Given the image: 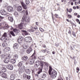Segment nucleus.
Returning a JSON list of instances; mask_svg holds the SVG:
<instances>
[{
	"label": "nucleus",
	"mask_w": 80,
	"mask_h": 80,
	"mask_svg": "<svg viewBox=\"0 0 80 80\" xmlns=\"http://www.w3.org/2000/svg\"><path fill=\"white\" fill-rule=\"evenodd\" d=\"M76 8L77 9H78V8H79V7L78 6H77Z\"/></svg>",
	"instance_id": "obj_59"
},
{
	"label": "nucleus",
	"mask_w": 80,
	"mask_h": 80,
	"mask_svg": "<svg viewBox=\"0 0 80 80\" xmlns=\"http://www.w3.org/2000/svg\"><path fill=\"white\" fill-rule=\"evenodd\" d=\"M13 47H15L16 48H18V47H19V44L18 43H15L14 44Z\"/></svg>",
	"instance_id": "obj_18"
},
{
	"label": "nucleus",
	"mask_w": 80,
	"mask_h": 80,
	"mask_svg": "<svg viewBox=\"0 0 80 80\" xmlns=\"http://www.w3.org/2000/svg\"><path fill=\"white\" fill-rule=\"evenodd\" d=\"M6 67L9 70H13V66L10 64H9L8 65H6Z\"/></svg>",
	"instance_id": "obj_8"
},
{
	"label": "nucleus",
	"mask_w": 80,
	"mask_h": 80,
	"mask_svg": "<svg viewBox=\"0 0 80 80\" xmlns=\"http://www.w3.org/2000/svg\"><path fill=\"white\" fill-rule=\"evenodd\" d=\"M77 15V14L76 13H74V15Z\"/></svg>",
	"instance_id": "obj_64"
},
{
	"label": "nucleus",
	"mask_w": 80,
	"mask_h": 80,
	"mask_svg": "<svg viewBox=\"0 0 80 80\" xmlns=\"http://www.w3.org/2000/svg\"><path fill=\"white\" fill-rule=\"evenodd\" d=\"M32 51V49L31 48H29L27 51L26 52L27 53H30Z\"/></svg>",
	"instance_id": "obj_19"
},
{
	"label": "nucleus",
	"mask_w": 80,
	"mask_h": 80,
	"mask_svg": "<svg viewBox=\"0 0 80 80\" xmlns=\"http://www.w3.org/2000/svg\"><path fill=\"white\" fill-rule=\"evenodd\" d=\"M56 15V18L57 17H58V14H55V15Z\"/></svg>",
	"instance_id": "obj_49"
},
{
	"label": "nucleus",
	"mask_w": 80,
	"mask_h": 80,
	"mask_svg": "<svg viewBox=\"0 0 80 80\" xmlns=\"http://www.w3.org/2000/svg\"><path fill=\"white\" fill-rule=\"evenodd\" d=\"M22 65H23V63H22V62H21L18 64V67H22Z\"/></svg>",
	"instance_id": "obj_34"
},
{
	"label": "nucleus",
	"mask_w": 80,
	"mask_h": 80,
	"mask_svg": "<svg viewBox=\"0 0 80 80\" xmlns=\"http://www.w3.org/2000/svg\"><path fill=\"white\" fill-rule=\"evenodd\" d=\"M17 11L18 12H20L22 10V6H19L18 7V8L17 9Z\"/></svg>",
	"instance_id": "obj_17"
},
{
	"label": "nucleus",
	"mask_w": 80,
	"mask_h": 80,
	"mask_svg": "<svg viewBox=\"0 0 80 80\" xmlns=\"http://www.w3.org/2000/svg\"><path fill=\"white\" fill-rule=\"evenodd\" d=\"M77 17H78V18H80V15H77Z\"/></svg>",
	"instance_id": "obj_51"
},
{
	"label": "nucleus",
	"mask_w": 80,
	"mask_h": 80,
	"mask_svg": "<svg viewBox=\"0 0 80 80\" xmlns=\"http://www.w3.org/2000/svg\"><path fill=\"white\" fill-rule=\"evenodd\" d=\"M47 77V75L45 74L44 73L42 75V77L43 78H45Z\"/></svg>",
	"instance_id": "obj_36"
},
{
	"label": "nucleus",
	"mask_w": 80,
	"mask_h": 80,
	"mask_svg": "<svg viewBox=\"0 0 80 80\" xmlns=\"http://www.w3.org/2000/svg\"><path fill=\"white\" fill-rule=\"evenodd\" d=\"M1 12L2 15H7L8 16H10V14L9 13H7V12L3 10H2L1 11Z\"/></svg>",
	"instance_id": "obj_7"
},
{
	"label": "nucleus",
	"mask_w": 80,
	"mask_h": 80,
	"mask_svg": "<svg viewBox=\"0 0 80 80\" xmlns=\"http://www.w3.org/2000/svg\"><path fill=\"white\" fill-rule=\"evenodd\" d=\"M42 52L43 53H45V51L44 50H41Z\"/></svg>",
	"instance_id": "obj_48"
},
{
	"label": "nucleus",
	"mask_w": 80,
	"mask_h": 80,
	"mask_svg": "<svg viewBox=\"0 0 80 80\" xmlns=\"http://www.w3.org/2000/svg\"><path fill=\"white\" fill-rule=\"evenodd\" d=\"M8 19L10 22H13V18L12 17L9 16L8 17Z\"/></svg>",
	"instance_id": "obj_26"
},
{
	"label": "nucleus",
	"mask_w": 80,
	"mask_h": 80,
	"mask_svg": "<svg viewBox=\"0 0 80 80\" xmlns=\"http://www.w3.org/2000/svg\"><path fill=\"white\" fill-rule=\"evenodd\" d=\"M2 77L4 78H7V74L5 73H3L2 74Z\"/></svg>",
	"instance_id": "obj_22"
},
{
	"label": "nucleus",
	"mask_w": 80,
	"mask_h": 80,
	"mask_svg": "<svg viewBox=\"0 0 80 80\" xmlns=\"http://www.w3.org/2000/svg\"><path fill=\"white\" fill-rule=\"evenodd\" d=\"M13 31L14 32H16V31H17V29H13Z\"/></svg>",
	"instance_id": "obj_50"
},
{
	"label": "nucleus",
	"mask_w": 80,
	"mask_h": 80,
	"mask_svg": "<svg viewBox=\"0 0 80 80\" xmlns=\"http://www.w3.org/2000/svg\"><path fill=\"white\" fill-rule=\"evenodd\" d=\"M18 58V55L15 54L14 56V57H13L14 59L16 60H17Z\"/></svg>",
	"instance_id": "obj_21"
},
{
	"label": "nucleus",
	"mask_w": 80,
	"mask_h": 80,
	"mask_svg": "<svg viewBox=\"0 0 80 80\" xmlns=\"http://www.w3.org/2000/svg\"><path fill=\"white\" fill-rule=\"evenodd\" d=\"M23 47L24 49H26V48H27L28 47V46L27 45H24Z\"/></svg>",
	"instance_id": "obj_37"
},
{
	"label": "nucleus",
	"mask_w": 80,
	"mask_h": 80,
	"mask_svg": "<svg viewBox=\"0 0 80 80\" xmlns=\"http://www.w3.org/2000/svg\"><path fill=\"white\" fill-rule=\"evenodd\" d=\"M14 15L16 16V17H17L18 16V12H14Z\"/></svg>",
	"instance_id": "obj_39"
},
{
	"label": "nucleus",
	"mask_w": 80,
	"mask_h": 80,
	"mask_svg": "<svg viewBox=\"0 0 80 80\" xmlns=\"http://www.w3.org/2000/svg\"><path fill=\"white\" fill-rule=\"evenodd\" d=\"M72 11V9H70L69 10V13H71Z\"/></svg>",
	"instance_id": "obj_45"
},
{
	"label": "nucleus",
	"mask_w": 80,
	"mask_h": 80,
	"mask_svg": "<svg viewBox=\"0 0 80 80\" xmlns=\"http://www.w3.org/2000/svg\"><path fill=\"white\" fill-rule=\"evenodd\" d=\"M7 9L8 11V12H12L13 10V8L12 6H9L7 7Z\"/></svg>",
	"instance_id": "obj_10"
},
{
	"label": "nucleus",
	"mask_w": 80,
	"mask_h": 80,
	"mask_svg": "<svg viewBox=\"0 0 80 80\" xmlns=\"http://www.w3.org/2000/svg\"><path fill=\"white\" fill-rule=\"evenodd\" d=\"M20 69H21V70H23L24 72L25 71V66H21V68H20Z\"/></svg>",
	"instance_id": "obj_27"
},
{
	"label": "nucleus",
	"mask_w": 80,
	"mask_h": 80,
	"mask_svg": "<svg viewBox=\"0 0 80 80\" xmlns=\"http://www.w3.org/2000/svg\"><path fill=\"white\" fill-rule=\"evenodd\" d=\"M27 79H28V80H29V79H30V76H28V75H27Z\"/></svg>",
	"instance_id": "obj_41"
},
{
	"label": "nucleus",
	"mask_w": 80,
	"mask_h": 80,
	"mask_svg": "<svg viewBox=\"0 0 80 80\" xmlns=\"http://www.w3.org/2000/svg\"><path fill=\"white\" fill-rule=\"evenodd\" d=\"M1 70L2 72H5L7 71L6 68H1Z\"/></svg>",
	"instance_id": "obj_24"
},
{
	"label": "nucleus",
	"mask_w": 80,
	"mask_h": 80,
	"mask_svg": "<svg viewBox=\"0 0 80 80\" xmlns=\"http://www.w3.org/2000/svg\"><path fill=\"white\" fill-rule=\"evenodd\" d=\"M25 2L26 3V5H28V4H29V3H30V0H26Z\"/></svg>",
	"instance_id": "obj_35"
},
{
	"label": "nucleus",
	"mask_w": 80,
	"mask_h": 80,
	"mask_svg": "<svg viewBox=\"0 0 80 80\" xmlns=\"http://www.w3.org/2000/svg\"><path fill=\"white\" fill-rule=\"evenodd\" d=\"M21 5H22V7L24 9H26L27 8V5L25 4L23 2L21 1Z\"/></svg>",
	"instance_id": "obj_11"
},
{
	"label": "nucleus",
	"mask_w": 80,
	"mask_h": 80,
	"mask_svg": "<svg viewBox=\"0 0 80 80\" xmlns=\"http://www.w3.org/2000/svg\"><path fill=\"white\" fill-rule=\"evenodd\" d=\"M73 9H74V10H75V9H76V7H73Z\"/></svg>",
	"instance_id": "obj_56"
},
{
	"label": "nucleus",
	"mask_w": 80,
	"mask_h": 80,
	"mask_svg": "<svg viewBox=\"0 0 80 80\" xmlns=\"http://www.w3.org/2000/svg\"><path fill=\"white\" fill-rule=\"evenodd\" d=\"M27 75H26L25 74L23 76V78H27Z\"/></svg>",
	"instance_id": "obj_44"
},
{
	"label": "nucleus",
	"mask_w": 80,
	"mask_h": 80,
	"mask_svg": "<svg viewBox=\"0 0 80 80\" xmlns=\"http://www.w3.org/2000/svg\"><path fill=\"white\" fill-rule=\"evenodd\" d=\"M25 12L26 13V14L27 15H28V11L26 10V12L25 11L23 10V11H22L21 12V13H25Z\"/></svg>",
	"instance_id": "obj_33"
},
{
	"label": "nucleus",
	"mask_w": 80,
	"mask_h": 80,
	"mask_svg": "<svg viewBox=\"0 0 80 80\" xmlns=\"http://www.w3.org/2000/svg\"><path fill=\"white\" fill-rule=\"evenodd\" d=\"M13 27H12L11 26V30H13Z\"/></svg>",
	"instance_id": "obj_54"
},
{
	"label": "nucleus",
	"mask_w": 80,
	"mask_h": 80,
	"mask_svg": "<svg viewBox=\"0 0 80 80\" xmlns=\"http://www.w3.org/2000/svg\"><path fill=\"white\" fill-rule=\"evenodd\" d=\"M76 20H77V22H79V19H76Z\"/></svg>",
	"instance_id": "obj_62"
},
{
	"label": "nucleus",
	"mask_w": 80,
	"mask_h": 80,
	"mask_svg": "<svg viewBox=\"0 0 80 80\" xmlns=\"http://www.w3.org/2000/svg\"><path fill=\"white\" fill-rule=\"evenodd\" d=\"M10 33L12 36H13L14 37H15V33H14V32H13V31H11Z\"/></svg>",
	"instance_id": "obj_38"
},
{
	"label": "nucleus",
	"mask_w": 80,
	"mask_h": 80,
	"mask_svg": "<svg viewBox=\"0 0 80 80\" xmlns=\"http://www.w3.org/2000/svg\"><path fill=\"white\" fill-rule=\"evenodd\" d=\"M23 24L22 23H21L20 24H18V27L20 30H22L23 28Z\"/></svg>",
	"instance_id": "obj_13"
},
{
	"label": "nucleus",
	"mask_w": 80,
	"mask_h": 80,
	"mask_svg": "<svg viewBox=\"0 0 80 80\" xmlns=\"http://www.w3.org/2000/svg\"><path fill=\"white\" fill-rule=\"evenodd\" d=\"M48 53V54H50V51H48L47 52Z\"/></svg>",
	"instance_id": "obj_57"
},
{
	"label": "nucleus",
	"mask_w": 80,
	"mask_h": 80,
	"mask_svg": "<svg viewBox=\"0 0 80 80\" xmlns=\"http://www.w3.org/2000/svg\"><path fill=\"white\" fill-rule=\"evenodd\" d=\"M24 40V42L27 43H30L32 42V39L30 37H28L25 38Z\"/></svg>",
	"instance_id": "obj_5"
},
{
	"label": "nucleus",
	"mask_w": 80,
	"mask_h": 80,
	"mask_svg": "<svg viewBox=\"0 0 80 80\" xmlns=\"http://www.w3.org/2000/svg\"><path fill=\"white\" fill-rule=\"evenodd\" d=\"M21 31L22 32L25 33V35H28V32H27V31H26V30H21Z\"/></svg>",
	"instance_id": "obj_30"
},
{
	"label": "nucleus",
	"mask_w": 80,
	"mask_h": 80,
	"mask_svg": "<svg viewBox=\"0 0 80 80\" xmlns=\"http://www.w3.org/2000/svg\"><path fill=\"white\" fill-rule=\"evenodd\" d=\"M18 72L19 73H22L24 72L22 69H21L20 68L18 69Z\"/></svg>",
	"instance_id": "obj_28"
},
{
	"label": "nucleus",
	"mask_w": 80,
	"mask_h": 80,
	"mask_svg": "<svg viewBox=\"0 0 80 80\" xmlns=\"http://www.w3.org/2000/svg\"><path fill=\"white\" fill-rule=\"evenodd\" d=\"M35 53H34L32 56H31L32 59H31L29 60V62L30 65H33L34 63V62L35 61V59L36 58V56H35Z\"/></svg>",
	"instance_id": "obj_2"
},
{
	"label": "nucleus",
	"mask_w": 80,
	"mask_h": 80,
	"mask_svg": "<svg viewBox=\"0 0 80 80\" xmlns=\"http://www.w3.org/2000/svg\"><path fill=\"white\" fill-rule=\"evenodd\" d=\"M10 79L11 80H14L15 79V75L14 74H12L10 77Z\"/></svg>",
	"instance_id": "obj_14"
},
{
	"label": "nucleus",
	"mask_w": 80,
	"mask_h": 80,
	"mask_svg": "<svg viewBox=\"0 0 80 80\" xmlns=\"http://www.w3.org/2000/svg\"><path fill=\"white\" fill-rule=\"evenodd\" d=\"M1 40H4V42H7V33L6 32H4L3 35L2 36Z\"/></svg>",
	"instance_id": "obj_3"
},
{
	"label": "nucleus",
	"mask_w": 80,
	"mask_h": 80,
	"mask_svg": "<svg viewBox=\"0 0 80 80\" xmlns=\"http://www.w3.org/2000/svg\"><path fill=\"white\" fill-rule=\"evenodd\" d=\"M40 65V61H38L34 65V67L35 68H37V67L39 66Z\"/></svg>",
	"instance_id": "obj_12"
},
{
	"label": "nucleus",
	"mask_w": 80,
	"mask_h": 80,
	"mask_svg": "<svg viewBox=\"0 0 80 80\" xmlns=\"http://www.w3.org/2000/svg\"><path fill=\"white\" fill-rule=\"evenodd\" d=\"M52 54H55V52L53 51L52 52Z\"/></svg>",
	"instance_id": "obj_63"
},
{
	"label": "nucleus",
	"mask_w": 80,
	"mask_h": 80,
	"mask_svg": "<svg viewBox=\"0 0 80 80\" xmlns=\"http://www.w3.org/2000/svg\"><path fill=\"white\" fill-rule=\"evenodd\" d=\"M77 70H78L77 71V73H78V71H79V70H80V69H79V68H76Z\"/></svg>",
	"instance_id": "obj_42"
},
{
	"label": "nucleus",
	"mask_w": 80,
	"mask_h": 80,
	"mask_svg": "<svg viewBox=\"0 0 80 80\" xmlns=\"http://www.w3.org/2000/svg\"><path fill=\"white\" fill-rule=\"evenodd\" d=\"M38 58L39 59V60H43L44 58H45V57L44 56H40L39 57H38Z\"/></svg>",
	"instance_id": "obj_31"
},
{
	"label": "nucleus",
	"mask_w": 80,
	"mask_h": 80,
	"mask_svg": "<svg viewBox=\"0 0 80 80\" xmlns=\"http://www.w3.org/2000/svg\"><path fill=\"white\" fill-rule=\"evenodd\" d=\"M72 35H73V36H74V37H75V32H72Z\"/></svg>",
	"instance_id": "obj_46"
},
{
	"label": "nucleus",
	"mask_w": 80,
	"mask_h": 80,
	"mask_svg": "<svg viewBox=\"0 0 80 80\" xmlns=\"http://www.w3.org/2000/svg\"><path fill=\"white\" fill-rule=\"evenodd\" d=\"M6 27H7V28H9V27H10L9 26L7 25V26H6Z\"/></svg>",
	"instance_id": "obj_61"
},
{
	"label": "nucleus",
	"mask_w": 80,
	"mask_h": 80,
	"mask_svg": "<svg viewBox=\"0 0 80 80\" xmlns=\"http://www.w3.org/2000/svg\"><path fill=\"white\" fill-rule=\"evenodd\" d=\"M40 30L41 32H44V31H45L44 30H43V29L42 28H40Z\"/></svg>",
	"instance_id": "obj_43"
},
{
	"label": "nucleus",
	"mask_w": 80,
	"mask_h": 80,
	"mask_svg": "<svg viewBox=\"0 0 80 80\" xmlns=\"http://www.w3.org/2000/svg\"><path fill=\"white\" fill-rule=\"evenodd\" d=\"M71 5H73V2H71Z\"/></svg>",
	"instance_id": "obj_53"
},
{
	"label": "nucleus",
	"mask_w": 80,
	"mask_h": 80,
	"mask_svg": "<svg viewBox=\"0 0 80 80\" xmlns=\"http://www.w3.org/2000/svg\"><path fill=\"white\" fill-rule=\"evenodd\" d=\"M68 16L69 18H71V17H72V16L71 15H68Z\"/></svg>",
	"instance_id": "obj_55"
},
{
	"label": "nucleus",
	"mask_w": 80,
	"mask_h": 80,
	"mask_svg": "<svg viewBox=\"0 0 80 80\" xmlns=\"http://www.w3.org/2000/svg\"><path fill=\"white\" fill-rule=\"evenodd\" d=\"M43 47L44 48H45L46 47V46H45V45H43Z\"/></svg>",
	"instance_id": "obj_58"
},
{
	"label": "nucleus",
	"mask_w": 80,
	"mask_h": 80,
	"mask_svg": "<svg viewBox=\"0 0 80 80\" xmlns=\"http://www.w3.org/2000/svg\"><path fill=\"white\" fill-rule=\"evenodd\" d=\"M23 39V38L22 36H20L18 39V42L19 44H21L22 43V41Z\"/></svg>",
	"instance_id": "obj_9"
},
{
	"label": "nucleus",
	"mask_w": 80,
	"mask_h": 80,
	"mask_svg": "<svg viewBox=\"0 0 80 80\" xmlns=\"http://www.w3.org/2000/svg\"><path fill=\"white\" fill-rule=\"evenodd\" d=\"M40 64H41L40 66L41 67L40 68H38V69L39 70L38 72V74L40 73L41 72H42V68H43V62L40 61Z\"/></svg>",
	"instance_id": "obj_6"
},
{
	"label": "nucleus",
	"mask_w": 80,
	"mask_h": 80,
	"mask_svg": "<svg viewBox=\"0 0 80 80\" xmlns=\"http://www.w3.org/2000/svg\"><path fill=\"white\" fill-rule=\"evenodd\" d=\"M22 22H27V23H30V19L28 18H27V17L24 15L23 16L22 19Z\"/></svg>",
	"instance_id": "obj_4"
},
{
	"label": "nucleus",
	"mask_w": 80,
	"mask_h": 80,
	"mask_svg": "<svg viewBox=\"0 0 80 80\" xmlns=\"http://www.w3.org/2000/svg\"><path fill=\"white\" fill-rule=\"evenodd\" d=\"M0 18H1V19H3V18H4V17H2L1 16H0Z\"/></svg>",
	"instance_id": "obj_47"
},
{
	"label": "nucleus",
	"mask_w": 80,
	"mask_h": 80,
	"mask_svg": "<svg viewBox=\"0 0 80 80\" xmlns=\"http://www.w3.org/2000/svg\"><path fill=\"white\" fill-rule=\"evenodd\" d=\"M10 60L7 59V58H5L4 60V62L6 63H7L9 62Z\"/></svg>",
	"instance_id": "obj_23"
},
{
	"label": "nucleus",
	"mask_w": 80,
	"mask_h": 80,
	"mask_svg": "<svg viewBox=\"0 0 80 80\" xmlns=\"http://www.w3.org/2000/svg\"><path fill=\"white\" fill-rule=\"evenodd\" d=\"M10 48L8 47H6L4 49V51H5V52H8V51H10Z\"/></svg>",
	"instance_id": "obj_20"
},
{
	"label": "nucleus",
	"mask_w": 80,
	"mask_h": 80,
	"mask_svg": "<svg viewBox=\"0 0 80 80\" xmlns=\"http://www.w3.org/2000/svg\"><path fill=\"white\" fill-rule=\"evenodd\" d=\"M48 50L49 49H45V51H48Z\"/></svg>",
	"instance_id": "obj_52"
},
{
	"label": "nucleus",
	"mask_w": 80,
	"mask_h": 80,
	"mask_svg": "<svg viewBox=\"0 0 80 80\" xmlns=\"http://www.w3.org/2000/svg\"><path fill=\"white\" fill-rule=\"evenodd\" d=\"M16 59H12L11 60V63L12 64L15 63L16 62Z\"/></svg>",
	"instance_id": "obj_32"
},
{
	"label": "nucleus",
	"mask_w": 80,
	"mask_h": 80,
	"mask_svg": "<svg viewBox=\"0 0 80 80\" xmlns=\"http://www.w3.org/2000/svg\"><path fill=\"white\" fill-rule=\"evenodd\" d=\"M35 33L37 35H40V32H36Z\"/></svg>",
	"instance_id": "obj_40"
},
{
	"label": "nucleus",
	"mask_w": 80,
	"mask_h": 80,
	"mask_svg": "<svg viewBox=\"0 0 80 80\" xmlns=\"http://www.w3.org/2000/svg\"><path fill=\"white\" fill-rule=\"evenodd\" d=\"M22 60H23V61H27V60H28V57L25 56L22 57Z\"/></svg>",
	"instance_id": "obj_15"
},
{
	"label": "nucleus",
	"mask_w": 80,
	"mask_h": 80,
	"mask_svg": "<svg viewBox=\"0 0 80 80\" xmlns=\"http://www.w3.org/2000/svg\"><path fill=\"white\" fill-rule=\"evenodd\" d=\"M10 57H11L10 55L7 54L5 58H7V59H8V60H10Z\"/></svg>",
	"instance_id": "obj_29"
},
{
	"label": "nucleus",
	"mask_w": 80,
	"mask_h": 80,
	"mask_svg": "<svg viewBox=\"0 0 80 80\" xmlns=\"http://www.w3.org/2000/svg\"><path fill=\"white\" fill-rule=\"evenodd\" d=\"M38 22H36V24L37 25H38Z\"/></svg>",
	"instance_id": "obj_60"
},
{
	"label": "nucleus",
	"mask_w": 80,
	"mask_h": 80,
	"mask_svg": "<svg viewBox=\"0 0 80 80\" xmlns=\"http://www.w3.org/2000/svg\"><path fill=\"white\" fill-rule=\"evenodd\" d=\"M37 30V27H36L34 28L33 29V30L31 29L30 30H28V32H33L35 30Z\"/></svg>",
	"instance_id": "obj_16"
},
{
	"label": "nucleus",
	"mask_w": 80,
	"mask_h": 80,
	"mask_svg": "<svg viewBox=\"0 0 80 80\" xmlns=\"http://www.w3.org/2000/svg\"><path fill=\"white\" fill-rule=\"evenodd\" d=\"M24 72H26L27 74L29 75V74H30V69H26L25 70V71H24Z\"/></svg>",
	"instance_id": "obj_25"
},
{
	"label": "nucleus",
	"mask_w": 80,
	"mask_h": 80,
	"mask_svg": "<svg viewBox=\"0 0 80 80\" xmlns=\"http://www.w3.org/2000/svg\"><path fill=\"white\" fill-rule=\"evenodd\" d=\"M53 69L52 68V67L49 66V74L50 75H51V78H56V77H57V72L55 71H52H52Z\"/></svg>",
	"instance_id": "obj_1"
}]
</instances>
